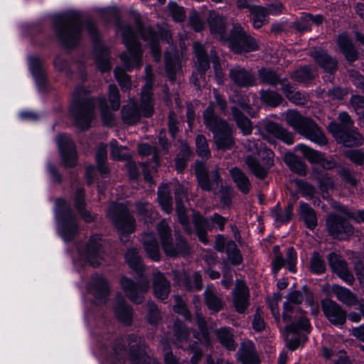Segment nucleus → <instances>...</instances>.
<instances>
[{
    "label": "nucleus",
    "mask_w": 364,
    "mask_h": 364,
    "mask_svg": "<svg viewBox=\"0 0 364 364\" xmlns=\"http://www.w3.org/2000/svg\"><path fill=\"white\" fill-rule=\"evenodd\" d=\"M282 90L286 97L293 103L299 105H304L308 101V97L305 94L296 91L295 88L291 86L287 80L281 81Z\"/></svg>",
    "instance_id": "nucleus-37"
},
{
    "label": "nucleus",
    "mask_w": 364,
    "mask_h": 364,
    "mask_svg": "<svg viewBox=\"0 0 364 364\" xmlns=\"http://www.w3.org/2000/svg\"><path fill=\"white\" fill-rule=\"evenodd\" d=\"M228 46L235 53L250 52L259 48L255 39L248 36L240 25L234 24L228 36Z\"/></svg>",
    "instance_id": "nucleus-15"
},
{
    "label": "nucleus",
    "mask_w": 364,
    "mask_h": 364,
    "mask_svg": "<svg viewBox=\"0 0 364 364\" xmlns=\"http://www.w3.org/2000/svg\"><path fill=\"white\" fill-rule=\"evenodd\" d=\"M165 66L167 75L171 80H174L176 74L180 68L178 58L172 56L169 52L165 54Z\"/></svg>",
    "instance_id": "nucleus-51"
},
{
    "label": "nucleus",
    "mask_w": 364,
    "mask_h": 364,
    "mask_svg": "<svg viewBox=\"0 0 364 364\" xmlns=\"http://www.w3.org/2000/svg\"><path fill=\"white\" fill-rule=\"evenodd\" d=\"M114 75L122 90L129 89L131 87L130 77L125 73L122 68H116L114 70Z\"/></svg>",
    "instance_id": "nucleus-62"
},
{
    "label": "nucleus",
    "mask_w": 364,
    "mask_h": 364,
    "mask_svg": "<svg viewBox=\"0 0 364 364\" xmlns=\"http://www.w3.org/2000/svg\"><path fill=\"white\" fill-rule=\"evenodd\" d=\"M63 161L65 166L73 167L77 163V153L73 141L65 134H59L56 138Z\"/></svg>",
    "instance_id": "nucleus-21"
},
{
    "label": "nucleus",
    "mask_w": 364,
    "mask_h": 364,
    "mask_svg": "<svg viewBox=\"0 0 364 364\" xmlns=\"http://www.w3.org/2000/svg\"><path fill=\"white\" fill-rule=\"evenodd\" d=\"M109 102L112 110H117L119 108V93L115 85H110L109 86Z\"/></svg>",
    "instance_id": "nucleus-64"
},
{
    "label": "nucleus",
    "mask_w": 364,
    "mask_h": 364,
    "mask_svg": "<svg viewBox=\"0 0 364 364\" xmlns=\"http://www.w3.org/2000/svg\"><path fill=\"white\" fill-rule=\"evenodd\" d=\"M226 253L228 260L234 265L239 264L242 261V257L233 241H228L226 247Z\"/></svg>",
    "instance_id": "nucleus-55"
},
{
    "label": "nucleus",
    "mask_w": 364,
    "mask_h": 364,
    "mask_svg": "<svg viewBox=\"0 0 364 364\" xmlns=\"http://www.w3.org/2000/svg\"><path fill=\"white\" fill-rule=\"evenodd\" d=\"M195 171L200 187L206 191L212 190L214 182L210 181L205 164L202 162H198L196 164Z\"/></svg>",
    "instance_id": "nucleus-40"
},
{
    "label": "nucleus",
    "mask_w": 364,
    "mask_h": 364,
    "mask_svg": "<svg viewBox=\"0 0 364 364\" xmlns=\"http://www.w3.org/2000/svg\"><path fill=\"white\" fill-rule=\"evenodd\" d=\"M99 105L100 107L101 117L104 124L107 125L112 124L114 117L112 112L109 110L107 105V100L105 97L98 99Z\"/></svg>",
    "instance_id": "nucleus-59"
},
{
    "label": "nucleus",
    "mask_w": 364,
    "mask_h": 364,
    "mask_svg": "<svg viewBox=\"0 0 364 364\" xmlns=\"http://www.w3.org/2000/svg\"><path fill=\"white\" fill-rule=\"evenodd\" d=\"M197 153L202 158L208 159L210 151L205 137L203 135H198L196 139Z\"/></svg>",
    "instance_id": "nucleus-58"
},
{
    "label": "nucleus",
    "mask_w": 364,
    "mask_h": 364,
    "mask_svg": "<svg viewBox=\"0 0 364 364\" xmlns=\"http://www.w3.org/2000/svg\"><path fill=\"white\" fill-rule=\"evenodd\" d=\"M175 198L176 203V213L178 220L181 225L183 226L185 230L190 233L191 229L188 228V219L186 213V208L182 204L183 199L186 198V193L182 186L178 185L176 189Z\"/></svg>",
    "instance_id": "nucleus-30"
},
{
    "label": "nucleus",
    "mask_w": 364,
    "mask_h": 364,
    "mask_svg": "<svg viewBox=\"0 0 364 364\" xmlns=\"http://www.w3.org/2000/svg\"><path fill=\"white\" fill-rule=\"evenodd\" d=\"M205 302L210 310L219 311L223 308V301L209 287L204 291Z\"/></svg>",
    "instance_id": "nucleus-50"
},
{
    "label": "nucleus",
    "mask_w": 364,
    "mask_h": 364,
    "mask_svg": "<svg viewBox=\"0 0 364 364\" xmlns=\"http://www.w3.org/2000/svg\"><path fill=\"white\" fill-rule=\"evenodd\" d=\"M249 289L247 287L240 281L236 284L233 291V303L237 312L243 313L248 305Z\"/></svg>",
    "instance_id": "nucleus-29"
},
{
    "label": "nucleus",
    "mask_w": 364,
    "mask_h": 364,
    "mask_svg": "<svg viewBox=\"0 0 364 364\" xmlns=\"http://www.w3.org/2000/svg\"><path fill=\"white\" fill-rule=\"evenodd\" d=\"M237 358L242 364H261L255 346L251 341H245L241 344Z\"/></svg>",
    "instance_id": "nucleus-27"
},
{
    "label": "nucleus",
    "mask_w": 364,
    "mask_h": 364,
    "mask_svg": "<svg viewBox=\"0 0 364 364\" xmlns=\"http://www.w3.org/2000/svg\"><path fill=\"white\" fill-rule=\"evenodd\" d=\"M100 240L101 237L99 235H93L85 250L81 253V256L95 267L99 266L104 259V251Z\"/></svg>",
    "instance_id": "nucleus-20"
},
{
    "label": "nucleus",
    "mask_w": 364,
    "mask_h": 364,
    "mask_svg": "<svg viewBox=\"0 0 364 364\" xmlns=\"http://www.w3.org/2000/svg\"><path fill=\"white\" fill-rule=\"evenodd\" d=\"M304 300V295L301 291H294L288 295V301L284 304L283 319L291 323L286 326L287 346L294 350L300 345V339L297 335L301 331L309 333L311 325L305 314L297 306L293 304H299Z\"/></svg>",
    "instance_id": "nucleus-1"
},
{
    "label": "nucleus",
    "mask_w": 364,
    "mask_h": 364,
    "mask_svg": "<svg viewBox=\"0 0 364 364\" xmlns=\"http://www.w3.org/2000/svg\"><path fill=\"white\" fill-rule=\"evenodd\" d=\"M344 217L340 216L338 214H331L328 215L326 220L327 230L333 237L339 240H343L353 234V228L347 220L348 218H353L358 222H363L360 218L358 216V213L354 214L353 212L348 210V209L341 204H338L335 206Z\"/></svg>",
    "instance_id": "nucleus-9"
},
{
    "label": "nucleus",
    "mask_w": 364,
    "mask_h": 364,
    "mask_svg": "<svg viewBox=\"0 0 364 364\" xmlns=\"http://www.w3.org/2000/svg\"><path fill=\"white\" fill-rule=\"evenodd\" d=\"M230 77L234 83L240 87H250L255 83L254 76L240 67L232 68L230 70Z\"/></svg>",
    "instance_id": "nucleus-31"
},
{
    "label": "nucleus",
    "mask_w": 364,
    "mask_h": 364,
    "mask_svg": "<svg viewBox=\"0 0 364 364\" xmlns=\"http://www.w3.org/2000/svg\"><path fill=\"white\" fill-rule=\"evenodd\" d=\"M299 214L309 229L313 230L316 228L317 225L316 213L307 203H300Z\"/></svg>",
    "instance_id": "nucleus-41"
},
{
    "label": "nucleus",
    "mask_w": 364,
    "mask_h": 364,
    "mask_svg": "<svg viewBox=\"0 0 364 364\" xmlns=\"http://www.w3.org/2000/svg\"><path fill=\"white\" fill-rule=\"evenodd\" d=\"M311 271L316 274H321L325 272L326 264L324 260L318 253H314L311 259Z\"/></svg>",
    "instance_id": "nucleus-60"
},
{
    "label": "nucleus",
    "mask_w": 364,
    "mask_h": 364,
    "mask_svg": "<svg viewBox=\"0 0 364 364\" xmlns=\"http://www.w3.org/2000/svg\"><path fill=\"white\" fill-rule=\"evenodd\" d=\"M111 145V156L114 160L122 161L126 160L129 157L127 150L123 146H119L115 140L112 141Z\"/></svg>",
    "instance_id": "nucleus-61"
},
{
    "label": "nucleus",
    "mask_w": 364,
    "mask_h": 364,
    "mask_svg": "<svg viewBox=\"0 0 364 364\" xmlns=\"http://www.w3.org/2000/svg\"><path fill=\"white\" fill-rule=\"evenodd\" d=\"M55 213L60 223V234L65 241L71 240L77 231V219L73 213L70 204L64 199L55 201Z\"/></svg>",
    "instance_id": "nucleus-12"
},
{
    "label": "nucleus",
    "mask_w": 364,
    "mask_h": 364,
    "mask_svg": "<svg viewBox=\"0 0 364 364\" xmlns=\"http://www.w3.org/2000/svg\"><path fill=\"white\" fill-rule=\"evenodd\" d=\"M141 36L144 40L149 41L153 56L156 61H159L161 58L159 39H165L168 43H171V36L169 30L163 27L159 29V33H156L151 28H147L141 31Z\"/></svg>",
    "instance_id": "nucleus-19"
},
{
    "label": "nucleus",
    "mask_w": 364,
    "mask_h": 364,
    "mask_svg": "<svg viewBox=\"0 0 364 364\" xmlns=\"http://www.w3.org/2000/svg\"><path fill=\"white\" fill-rule=\"evenodd\" d=\"M285 120L294 130L310 141L321 146L328 143L327 139L317 124L297 111L288 110L285 114Z\"/></svg>",
    "instance_id": "nucleus-7"
},
{
    "label": "nucleus",
    "mask_w": 364,
    "mask_h": 364,
    "mask_svg": "<svg viewBox=\"0 0 364 364\" xmlns=\"http://www.w3.org/2000/svg\"><path fill=\"white\" fill-rule=\"evenodd\" d=\"M296 149L311 164H318L322 161L323 154L304 144H299Z\"/></svg>",
    "instance_id": "nucleus-48"
},
{
    "label": "nucleus",
    "mask_w": 364,
    "mask_h": 364,
    "mask_svg": "<svg viewBox=\"0 0 364 364\" xmlns=\"http://www.w3.org/2000/svg\"><path fill=\"white\" fill-rule=\"evenodd\" d=\"M107 159V145L100 144L96 153V161L97 163V170L102 177L108 172V168L105 164ZM96 172V168L94 166H88L86 169V178L88 183H91L94 181L93 175Z\"/></svg>",
    "instance_id": "nucleus-24"
},
{
    "label": "nucleus",
    "mask_w": 364,
    "mask_h": 364,
    "mask_svg": "<svg viewBox=\"0 0 364 364\" xmlns=\"http://www.w3.org/2000/svg\"><path fill=\"white\" fill-rule=\"evenodd\" d=\"M144 248L147 256L153 261L158 262L161 259L158 242L153 232L145 233L143 236Z\"/></svg>",
    "instance_id": "nucleus-32"
},
{
    "label": "nucleus",
    "mask_w": 364,
    "mask_h": 364,
    "mask_svg": "<svg viewBox=\"0 0 364 364\" xmlns=\"http://www.w3.org/2000/svg\"><path fill=\"white\" fill-rule=\"evenodd\" d=\"M292 210L293 205L291 204H288L284 210L275 207L272 210V216L276 222L282 223H287L291 219Z\"/></svg>",
    "instance_id": "nucleus-54"
},
{
    "label": "nucleus",
    "mask_w": 364,
    "mask_h": 364,
    "mask_svg": "<svg viewBox=\"0 0 364 364\" xmlns=\"http://www.w3.org/2000/svg\"><path fill=\"white\" fill-rule=\"evenodd\" d=\"M193 218L197 235L201 242L206 245L208 243L206 232L207 230H212L215 225L223 231L227 222V218L218 213H214L210 218H205L199 213H194Z\"/></svg>",
    "instance_id": "nucleus-16"
},
{
    "label": "nucleus",
    "mask_w": 364,
    "mask_h": 364,
    "mask_svg": "<svg viewBox=\"0 0 364 364\" xmlns=\"http://www.w3.org/2000/svg\"><path fill=\"white\" fill-rule=\"evenodd\" d=\"M328 264L335 272L343 282L352 285L355 281L353 273L348 269V264L339 255L331 252L328 256Z\"/></svg>",
    "instance_id": "nucleus-23"
},
{
    "label": "nucleus",
    "mask_w": 364,
    "mask_h": 364,
    "mask_svg": "<svg viewBox=\"0 0 364 364\" xmlns=\"http://www.w3.org/2000/svg\"><path fill=\"white\" fill-rule=\"evenodd\" d=\"M95 100L90 97L87 91L82 87L75 89L70 107L75 126L82 129H87L95 117Z\"/></svg>",
    "instance_id": "nucleus-3"
},
{
    "label": "nucleus",
    "mask_w": 364,
    "mask_h": 364,
    "mask_svg": "<svg viewBox=\"0 0 364 364\" xmlns=\"http://www.w3.org/2000/svg\"><path fill=\"white\" fill-rule=\"evenodd\" d=\"M175 343L178 347L186 349L187 347L193 353L191 362L192 364H198L203 355V351L196 346L197 342L190 343V333L187 328L180 322L176 321L174 324Z\"/></svg>",
    "instance_id": "nucleus-17"
},
{
    "label": "nucleus",
    "mask_w": 364,
    "mask_h": 364,
    "mask_svg": "<svg viewBox=\"0 0 364 364\" xmlns=\"http://www.w3.org/2000/svg\"><path fill=\"white\" fill-rule=\"evenodd\" d=\"M332 292L337 299L347 306H354L358 303L356 295L348 289L339 285H333Z\"/></svg>",
    "instance_id": "nucleus-36"
},
{
    "label": "nucleus",
    "mask_w": 364,
    "mask_h": 364,
    "mask_svg": "<svg viewBox=\"0 0 364 364\" xmlns=\"http://www.w3.org/2000/svg\"><path fill=\"white\" fill-rule=\"evenodd\" d=\"M247 150L253 154H257L261 159L259 162L253 156H247L246 164L251 172L258 178H264L270 167L274 164V153L269 149L263 146L259 141L248 139L245 144Z\"/></svg>",
    "instance_id": "nucleus-5"
},
{
    "label": "nucleus",
    "mask_w": 364,
    "mask_h": 364,
    "mask_svg": "<svg viewBox=\"0 0 364 364\" xmlns=\"http://www.w3.org/2000/svg\"><path fill=\"white\" fill-rule=\"evenodd\" d=\"M152 87L147 82L143 87L141 95L140 108H138L134 100L124 105L122 109V117L124 122L128 124L137 122L141 115L149 117L154 112L153 99L151 97Z\"/></svg>",
    "instance_id": "nucleus-8"
},
{
    "label": "nucleus",
    "mask_w": 364,
    "mask_h": 364,
    "mask_svg": "<svg viewBox=\"0 0 364 364\" xmlns=\"http://www.w3.org/2000/svg\"><path fill=\"white\" fill-rule=\"evenodd\" d=\"M153 290L154 295L160 299L168 298L170 292V284L164 275L156 269L153 272Z\"/></svg>",
    "instance_id": "nucleus-28"
},
{
    "label": "nucleus",
    "mask_w": 364,
    "mask_h": 364,
    "mask_svg": "<svg viewBox=\"0 0 364 364\" xmlns=\"http://www.w3.org/2000/svg\"><path fill=\"white\" fill-rule=\"evenodd\" d=\"M250 11L252 15L253 26L259 28L268 22L269 13L266 8L261 6H250Z\"/></svg>",
    "instance_id": "nucleus-43"
},
{
    "label": "nucleus",
    "mask_w": 364,
    "mask_h": 364,
    "mask_svg": "<svg viewBox=\"0 0 364 364\" xmlns=\"http://www.w3.org/2000/svg\"><path fill=\"white\" fill-rule=\"evenodd\" d=\"M121 31L124 43L127 49V53L121 55V59L127 71H130L134 67L140 68L141 65V48L136 39L132 28L128 25L119 27Z\"/></svg>",
    "instance_id": "nucleus-11"
},
{
    "label": "nucleus",
    "mask_w": 364,
    "mask_h": 364,
    "mask_svg": "<svg viewBox=\"0 0 364 364\" xmlns=\"http://www.w3.org/2000/svg\"><path fill=\"white\" fill-rule=\"evenodd\" d=\"M265 129L267 133L287 144L294 143L293 135L277 123L269 122L267 124Z\"/></svg>",
    "instance_id": "nucleus-35"
},
{
    "label": "nucleus",
    "mask_w": 364,
    "mask_h": 364,
    "mask_svg": "<svg viewBox=\"0 0 364 364\" xmlns=\"http://www.w3.org/2000/svg\"><path fill=\"white\" fill-rule=\"evenodd\" d=\"M321 307L328 320L335 326H342L346 320V312L335 301L326 299L321 301Z\"/></svg>",
    "instance_id": "nucleus-22"
},
{
    "label": "nucleus",
    "mask_w": 364,
    "mask_h": 364,
    "mask_svg": "<svg viewBox=\"0 0 364 364\" xmlns=\"http://www.w3.org/2000/svg\"><path fill=\"white\" fill-rule=\"evenodd\" d=\"M340 124L331 122L328 130L332 134L338 143L346 146H358L364 142L363 136L353 127V122L349 114L343 112L338 114Z\"/></svg>",
    "instance_id": "nucleus-6"
},
{
    "label": "nucleus",
    "mask_w": 364,
    "mask_h": 364,
    "mask_svg": "<svg viewBox=\"0 0 364 364\" xmlns=\"http://www.w3.org/2000/svg\"><path fill=\"white\" fill-rule=\"evenodd\" d=\"M232 116L239 129L243 134L247 135L252 131V125L250 120L245 117L236 107L232 109Z\"/></svg>",
    "instance_id": "nucleus-46"
},
{
    "label": "nucleus",
    "mask_w": 364,
    "mask_h": 364,
    "mask_svg": "<svg viewBox=\"0 0 364 364\" xmlns=\"http://www.w3.org/2000/svg\"><path fill=\"white\" fill-rule=\"evenodd\" d=\"M114 313L116 317L124 324L131 323L133 316L132 308L128 306L122 296H118L114 306Z\"/></svg>",
    "instance_id": "nucleus-34"
},
{
    "label": "nucleus",
    "mask_w": 364,
    "mask_h": 364,
    "mask_svg": "<svg viewBox=\"0 0 364 364\" xmlns=\"http://www.w3.org/2000/svg\"><path fill=\"white\" fill-rule=\"evenodd\" d=\"M230 175L237 184V188L244 193L250 191V183L247 176L239 168H232L230 170Z\"/></svg>",
    "instance_id": "nucleus-44"
},
{
    "label": "nucleus",
    "mask_w": 364,
    "mask_h": 364,
    "mask_svg": "<svg viewBox=\"0 0 364 364\" xmlns=\"http://www.w3.org/2000/svg\"><path fill=\"white\" fill-rule=\"evenodd\" d=\"M129 346V358L132 364H159L154 358L147 355L144 341L136 336L127 338Z\"/></svg>",
    "instance_id": "nucleus-18"
},
{
    "label": "nucleus",
    "mask_w": 364,
    "mask_h": 364,
    "mask_svg": "<svg viewBox=\"0 0 364 364\" xmlns=\"http://www.w3.org/2000/svg\"><path fill=\"white\" fill-rule=\"evenodd\" d=\"M338 46L348 61L353 62L357 59V50L355 49L351 40L346 33H342L338 36Z\"/></svg>",
    "instance_id": "nucleus-33"
},
{
    "label": "nucleus",
    "mask_w": 364,
    "mask_h": 364,
    "mask_svg": "<svg viewBox=\"0 0 364 364\" xmlns=\"http://www.w3.org/2000/svg\"><path fill=\"white\" fill-rule=\"evenodd\" d=\"M81 26L80 16L77 12L58 16L55 26L57 35L67 47H73L80 39Z\"/></svg>",
    "instance_id": "nucleus-10"
},
{
    "label": "nucleus",
    "mask_w": 364,
    "mask_h": 364,
    "mask_svg": "<svg viewBox=\"0 0 364 364\" xmlns=\"http://www.w3.org/2000/svg\"><path fill=\"white\" fill-rule=\"evenodd\" d=\"M96 63L101 72L109 71L111 68L108 50L104 47L95 48Z\"/></svg>",
    "instance_id": "nucleus-47"
},
{
    "label": "nucleus",
    "mask_w": 364,
    "mask_h": 364,
    "mask_svg": "<svg viewBox=\"0 0 364 364\" xmlns=\"http://www.w3.org/2000/svg\"><path fill=\"white\" fill-rule=\"evenodd\" d=\"M75 207L78 211L80 216L85 222H91L94 220V217L87 210L84 209L85 202V193L82 188H78L75 193Z\"/></svg>",
    "instance_id": "nucleus-42"
},
{
    "label": "nucleus",
    "mask_w": 364,
    "mask_h": 364,
    "mask_svg": "<svg viewBox=\"0 0 364 364\" xmlns=\"http://www.w3.org/2000/svg\"><path fill=\"white\" fill-rule=\"evenodd\" d=\"M210 33L215 38L228 43V37L225 35L226 21L224 17L214 11L210 12L208 19Z\"/></svg>",
    "instance_id": "nucleus-26"
},
{
    "label": "nucleus",
    "mask_w": 364,
    "mask_h": 364,
    "mask_svg": "<svg viewBox=\"0 0 364 364\" xmlns=\"http://www.w3.org/2000/svg\"><path fill=\"white\" fill-rule=\"evenodd\" d=\"M125 258L130 268L138 273L139 278L138 282L134 283L132 279L123 277L120 280L121 286L132 301L141 304L144 301V294L149 289V281L147 277L144 276L141 258L136 249L129 250Z\"/></svg>",
    "instance_id": "nucleus-2"
},
{
    "label": "nucleus",
    "mask_w": 364,
    "mask_h": 364,
    "mask_svg": "<svg viewBox=\"0 0 364 364\" xmlns=\"http://www.w3.org/2000/svg\"><path fill=\"white\" fill-rule=\"evenodd\" d=\"M312 57L326 71L332 73L336 70V60L329 56L325 51L314 50L312 53Z\"/></svg>",
    "instance_id": "nucleus-38"
},
{
    "label": "nucleus",
    "mask_w": 364,
    "mask_h": 364,
    "mask_svg": "<svg viewBox=\"0 0 364 364\" xmlns=\"http://www.w3.org/2000/svg\"><path fill=\"white\" fill-rule=\"evenodd\" d=\"M107 216L121 235V240L123 235L130 234L135 230V220L129 213L126 205L119 203H112L107 211Z\"/></svg>",
    "instance_id": "nucleus-13"
},
{
    "label": "nucleus",
    "mask_w": 364,
    "mask_h": 364,
    "mask_svg": "<svg viewBox=\"0 0 364 364\" xmlns=\"http://www.w3.org/2000/svg\"><path fill=\"white\" fill-rule=\"evenodd\" d=\"M260 80L269 85H275L279 82V77L274 71L269 69H261L259 72Z\"/></svg>",
    "instance_id": "nucleus-63"
},
{
    "label": "nucleus",
    "mask_w": 364,
    "mask_h": 364,
    "mask_svg": "<svg viewBox=\"0 0 364 364\" xmlns=\"http://www.w3.org/2000/svg\"><path fill=\"white\" fill-rule=\"evenodd\" d=\"M88 291L95 297L96 302H105L109 295V287L106 279L99 275L94 276L88 285Z\"/></svg>",
    "instance_id": "nucleus-25"
},
{
    "label": "nucleus",
    "mask_w": 364,
    "mask_h": 364,
    "mask_svg": "<svg viewBox=\"0 0 364 364\" xmlns=\"http://www.w3.org/2000/svg\"><path fill=\"white\" fill-rule=\"evenodd\" d=\"M197 324L200 329V333H193V337L196 338L200 343L209 345L210 343L209 332L207 329L205 319L199 315H197Z\"/></svg>",
    "instance_id": "nucleus-53"
},
{
    "label": "nucleus",
    "mask_w": 364,
    "mask_h": 364,
    "mask_svg": "<svg viewBox=\"0 0 364 364\" xmlns=\"http://www.w3.org/2000/svg\"><path fill=\"white\" fill-rule=\"evenodd\" d=\"M220 343L230 350H235L237 344L233 339V334L230 328H221L216 332Z\"/></svg>",
    "instance_id": "nucleus-45"
},
{
    "label": "nucleus",
    "mask_w": 364,
    "mask_h": 364,
    "mask_svg": "<svg viewBox=\"0 0 364 364\" xmlns=\"http://www.w3.org/2000/svg\"><path fill=\"white\" fill-rule=\"evenodd\" d=\"M315 75L314 70L309 65L296 70L291 74V78L299 82H304L311 80Z\"/></svg>",
    "instance_id": "nucleus-52"
},
{
    "label": "nucleus",
    "mask_w": 364,
    "mask_h": 364,
    "mask_svg": "<svg viewBox=\"0 0 364 364\" xmlns=\"http://www.w3.org/2000/svg\"><path fill=\"white\" fill-rule=\"evenodd\" d=\"M261 100L267 105L276 107L282 102V97L276 92L267 90L261 92Z\"/></svg>",
    "instance_id": "nucleus-57"
},
{
    "label": "nucleus",
    "mask_w": 364,
    "mask_h": 364,
    "mask_svg": "<svg viewBox=\"0 0 364 364\" xmlns=\"http://www.w3.org/2000/svg\"><path fill=\"white\" fill-rule=\"evenodd\" d=\"M157 230L160 237L162 248L167 256H185L189 254L190 247L187 242L181 237L177 238L176 245H173L171 231L165 220H161L158 225Z\"/></svg>",
    "instance_id": "nucleus-14"
},
{
    "label": "nucleus",
    "mask_w": 364,
    "mask_h": 364,
    "mask_svg": "<svg viewBox=\"0 0 364 364\" xmlns=\"http://www.w3.org/2000/svg\"><path fill=\"white\" fill-rule=\"evenodd\" d=\"M158 199L164 211L166 213H170L172 210V203L167 185H163L159 188Z\"/></svg>",
    "instance_id": "nucleus-49"
},
{
    "label": "nucleus",
    "mask_w": 364,
    "mask_h": 364,
    "mask_svg": "<svg viewBox=\"0 0 364 364\" xmlns=\"http://www.w3.org/2000/svg\"><path fill=\"white\" fill-rule=\"evenodd\" d=\"M203 122L213 133V140L218 149L226 151L233 146L235 140L232 128L225 120L215 114L213 105H210L204 111Z\"/></svg>",
    "instance_id": "nucleus-4"
},
{
    "label": "nucleus",
    "mask_w": 364,
    "mask_h": 364,
    "mask_svg": "<svg viewBox=\"0 0 364 364\" xmlns=\"http://www.w3.org/2000/svg\"><path fill=\"white\" fill-rule=\"evenodd\" d=\"M285 162L294 172L299 175L306 174V166L300 161L294 155L289 154L285 156Z\"/></svg>",
    "instance_id": "nucleus-56"
},
{
    "label": "nucleus",
    "mask_w": 364,
    "mask_h": 364,
    "mask_svg": "<svg viewBox=\"0 0 364 364\" xmlns=\"http://www.w3.org/2000/svg\"><path fill=\"white\" fill-rule=\"evenodd\" d=\"M193 50L196 57V68L200 74H203L209 68V61L206 52L203 45L198 42L193 43Z\"/></svg>",
    "instance_id": "nucleus-39"
}]
</instances>
